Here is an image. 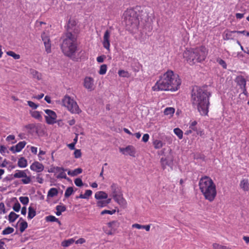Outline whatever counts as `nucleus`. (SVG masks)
I'll use <instances>...</instances> for the list:
<instances>
[{
    "label": "nucleus",
    "mask_w": 249,
    "mask_h": 249,
    "mask_svg": "<svg viewBox=\"0 0 249 249\" xmlns=\"http://www.w3.org/2000/svg\"><path fill=\"white\" fill-rule=\"evenodd\" d=\"M211 96V93L204 88L196 87L192 89L191 98L192 106L202 115H206L209 112Z\"/></svg>",
    "instance_id": "nucleus-1"
},
{
    "label": "nucleus",
    "mask_w": 249,
    "mask_h": 249,
    "mask_svg": "<svg viewBox=\"0 0 249 249\" xmlns=\"http://www.w3.org/2000/svg\"><path fill=\"white\" fill-rule=\"evenodd\" d=\"M181 84V80L178 75L172 71L168 70L160 77L155 85L152 87L154 91L177 90Z\"/></svg>",
    "instance_id": "nucleus-2"
},
{
    "label": "nucleus",
    "mask_w": 249,
    "mask_h": 249,
    "mask_svg": "<svg viewBox=\"0 0 249 249\" xmlns=\"http://www.w3.org/2000/svg\"><path fill=\"white\" fill-rule=\"evenodd\" d=\"M199 187L205 199L210 202L214 199L216 195V186L210 178L207 176L201 178Z\"/></svg>",
    "instance_id": "nucleus-3"
},
{
    "label": "nucleus",
    "mask_w": 249,
    "mask_h": 249,
    "mask_svg": "<svg viewBox=\"0 0 249 249\" xmlns=\"http://www.w3.org/2000/svg\"><path fill=\"white\" fill-rule=\"evenodd\" d=\"M77 49V36L75 34L68 32L61 45V49L65 55L71 56Z\"/></svg>",
    "instance_id": "nucleus-4"
},
{
    "label": "nucleus",
    "mask_w": 249,
    "mask_h": 249,
    "mask_svg": "<svg viewBox=\"0 0 249 249\" xmlns=\"http://www.w3.org/2000/svg\"><path fill=\"white\" fill-rule=\"evenodd\" d=\"M124 22L126 29L133 32L138 28L139 24L138 15L135 9H127L124 14Z\"/></svg>",
    "instance_id": "nucleus-5"
},
{
    "label": "nucleus",
    "mask_w": 249,
    "mask_h": 249,
    "mask_svg": "<svg viewBox=\"0 0 249 249\" xmlns=\"http://www.w3.org/2000/svg\"><path fill=\"white\" fill-rule=\"evenodd\" d=\"M62 103L63 106L72 113L78 114L81 112L76 102L69 96H64L62 99Z\"/></svg>",
    "instance_id": "nucleus-6"
},
{
    "label": "nucleus",
    "mask_w": 249,
    "mask_h": 249,
    "mask_svg": "<svg viewBox=\"0 0 249 249\" xmlns=\"http://www.w3.org/2000/svg\"><path fill=\"white\" fill-rule=\"evenodd\" d=\"M111 196L113 199L120 204H123L124 201L122 196L120 189L116 184H112L111 186Z\"/></svg>",
    "instance_id": "nucleus-7"
},
{
    "label": "nucleus",
    "mask_w": 249,
    "mask_h": 249,
    "mask_svg": "<svg viewBox=\"0 0 249 249\" xmlns=\"http://www.w3.org/2000/svg\"><path fill=\"white\" fill-rule=\"evenodd\" d=\"M183 55L187 62L191 65L197 62L194 49L187 50L184 52Z\"/></svg>",
    "instance_id": "nucleus-8"
},
{
    "label": "nucleus",
    "mask_w": 249,
    "mask_h": 249,
    "mask_svg": "<svg viewBox=\"0 0 249 249\" xmlns=\"http://www.w3.org/2000/svg\"><path fill=\"white\" fill-rule=\"evenodd\" d=\"M197 58L198 63H200L203 61L207 55L208 51L206 48L204 46H201L198 48L194 49Z\"/></svg>",
    "instance_id": "nucleus-9"
},
{
    "label": "nucleus",
    "mask_w": 249,
    "mask_h": 249,
    "mask_svg": "<svg viewBox=\"0 0 249 249\" xmlns=\"http://www.w3.org/2000/svg\"><path fill=\"white\" fill-rule=\"evenodd\" d=\"M83 86L89 91L94 90L96 87L94 79L89 76H86L84 79Z\"/></svg>",
    "instance_id": "nucleus-10"
},
{
    "label": "nucleus",
    "mask_w": 249,
    "mask_h": 249,
    "mask_svg": "<svg viewBox=\"0 0 249 249\" xmlns=\"http://www.w3.org/2000/svg\"><path fill=\"white\" fill-rule=\"evenodd\" d=\"M46 114L45 116L46 123L50 124H53L56 122L57 115L55 112L50 109H45L44 110Z\"/></svg>",
    "instance_id": "nucleus-11"
},
{
    "label": "nucleus",
    "mask_w": 249,
    "mask_h": 249,
    "mask_svg": "<svg viewBox=\"0 0 249 249\" xmlns=\"http://www.w3.org/2000/svg\"><path fill=\"white\" fill-rule=\"evenodd\" d=\"M42 40L43 41L46 52L48 53L51 52V43L50 42L49 33L43 32L41 35Z\"/></svg>",
    "instance_id": "nucleus-12"
},
{
    "label": "nucleus",
    "mask_w": 249,
    "mask_h": 249,
    "mask_svg": "<svg viewBox=\"0 0 249 249\" xmlns=\"http://www.w3.org/2000/svg\"><path fill=\"white\" fill-rule=\"evenodd\" d=\"M66 170L62 167H54L51 168L49 171V172L54 173L55 174L58 173V175L56 178H67V175L65 173Z\"/></svg>",
    "instance_id": "nucleus-13"
},
{
    "label": "nucleus",
    "mask_w": 249,
    "mask_h": 249,
    "mask_svg": "<svg viewBox=\"0 0 249 249\" xmlns=\"http://www.w3.org/2000/svg\"><path fill=\"white\" fill-rule=\"evenodd\" d=\"M120 151L125 155H129L132 157L135 156V148L132 145H128L125 148H120Z\"/></svg>",
    "instance_id": "nucleus-14"
},
{
    "label": "nucleus",
    "mask_w": 249,
    "mask_h": 249,
    "mask_svg": "<svg viewBox=\"0 0 249 249\" xmlns=\"http://www.w3.org/2000/svg\"><path fill=\"white\" fill-rule=\"evenodd\" d=\"M110 32L108 30H106L103 36V45L104 47L107 50H109L110 48Z\"/></svg>",
    "instance_id": "nucleus-15"
},
{
    "label": "nucleus",
    "mask_w": 249,
    "mask_h": 249,
    "mask_svg": "<svg viewBox=\"0 0 249 249\" xmlns=\"http://www.w3.org/2000/svg\"><path fill=\"white\" fill-rule=\"evenodd\" d=\"M30 168L31 170L38 173L42 172L44 170V166L42 163L38 161H35L31 165Z\"/></svg>",
    "instance_id": "nucleus-16"
},
{
    "label": "nucleus",
    "mask_w": 249,
    "mask_h": 249,
    "mask_svg": "<svg viewBox=\"0 0 249 249\" xmlns=\"http://www.w3.org/2000/svg\"><path fill=\"white\" fill-rule=\"evenodd\" d=\"M235 82L237 83L241 89H244L246 90V80L242 76H238L235 79Z\"/></svg>",
    "instance_id": "nucleus-17"
},
{
    "label": "nucleus",
    "mask_w": 249,
    "mask_h": 249,
    "mask_svg": "<svg viewBox=\"0 0 249 249\" xmlns=\"http://www.w3.org/2000/svg\"><path fill=\"white\" fill-rule=\"evenodd\" d=\"M240 186L244 191H249V180L248 179L244 178L242 179L240 182Z\"/></svg>",
    "instance_id": "nucleus-18"
},
{
    "label": "nucleus",
    "mask_w": 249,
    "mask_h": 249,
    "mask_svg": "<svg viewBox=\"0 0 249 249\" xmlns=\"http://www.w3.org/2000/svg\"><path fill=\"white\" fill-rule=\"evenodd\" d=\"M111 202V198H107L105 200L101 199L98 200L97 202V206L98 207L102 208L106 207Z\"/></svg>",
    "instance_id": "nucleus-19"
},
{
    "label": "nucleus",
    "mask_w": 249,
    "mask_h": 249,
    "mask_svg": "<svg viewBox=\"0 0 249 249\" xmlns=\"http://www.w3.org/2000/svg\"><path fill=\"white\" fill-rule=\"evenodd\" d=\"M107 195L103 191H98L95 194V198L97 200H101L107 198Z\"/></svg>",
    "instance_id": "nucleus-20"
},
{
    "label": "nucleus",
    "mask_w": 249,
    "mask_h": 249,
    "mask_svg": "<svg viewBox=\"0 0 249 249\" xmlns=\"http://www.w3.org/2000/svg\"><path fill=\"white\" fill-rule=\"evenodd\" d=\"M24 177H26V174L25 171L23 170H17L14 175V178H23Z\"/></svg>",
    "instance_id": "nucleus-21"
},
{
    "label": "nucleus",
    "mask_w": 249,
    "mask_h": 249,
    "mask_svg": "<svg viewBox=\"0 0 249 249\" xmlns=\"http://www.w3.org/2000/svg\"><path fill=\"white\" fill-rule=\"evenodd\" d=\"M82 172V169L80 168H78L72 171L69 170L68 172V174L70 176L74 177L81 174Z\"/></svg>",
    "instance_id": "nucleus-22"
},
{
    "label": "nucleus",
    "mask_w": 249,
    "mask_h": 249,
    "mask_svg": "<svg viewBox=\"0 0 249 249\" xmlns=\"http://www.w3.org/2000/svg\"><path fill=\"white\" fill-rule=\"evenodd\" d=\"M18 165L20 168H25L27 166V161L24 158L21 157L18 160Z\"/></svg>",
    "instance_id": "nucleus-23"
},
{
    "label": "nucleus",
    "mask_w": 249,
    "mask_h": 249,
    "mask_svg": "<svg viewBox=\"0 0 249 249\" xmlns=\"http://www.w3.org/2000/svg\"><path fill=\"white\" fill-rule=\"evenodd\" d=\"M19 215L16 214L14 212H11L8 215V220L10 223H12L18 217Z\"/></svg>",
    "instance_id": "nucleus-24"
},
{
    "label": "nucleus",
    "mask_w": 249,
    "mask_h": 249,
    "mask_svg": "<svg viewBox=\"0 0 249 249\" xmlns=\"http://www.w3.org/2000/svg\"><path fill=\"white\" fill-rule=\"evenodd\" d=\"M58 193V190L56 188H52L49 190L47 196L53 197V196H57Z\"/></svg>",
    "instance_id": "nucleus-25"
},
{
    "label": "nucleus",
    "mask_w": 249,
    "mask_h": 249,
    "mask_svg": "<svg viewBox=\"0 0 249 249\" xmlns=\"http://www.w3.org/2000/svg\"><path fill=\"white\" fill-rule=\"evenodd\" d=\"M30 73L34 78H36L37 80H40L41 79V74L36 70L31 69Z\"/></svg>",
    "instance_id": "nucleus-26"
},
{
    "label": "nucleus",
    "mask_w": 249,
    "mask_h": 249,
    "mask_svg": "<svg viewBox=\"0 0 249 249\" xmlns=\"http://www.w3.org/2000/svg\"><path fill=\"white\" fill-rule=\"evenodd\" d=\"M36 215V212L35 209L32 207H30L28 208V218L29 219H32L33 217H34Z\"/></svg>",
    "instance_id": "nucleus-27"
},
{
    "label": "nucleus",
    "mask_w": 249,
    "mask_h": 249,
    "mask_svg": "<svg viewBox=\"0 0 249 249\" xmlns=\"http://www.w3.org/2000/svg\"><path fill=\"white\" fill-rule=\"evenodd\" d=\"M26 144V142L25 141H22L19 142L17 144H16V148L17 150L16 151H17L18 152H20L25 146Z\"/></svg>",
    "instance_id": "nucleus-28"
},
{
    "label": "nucleus",
    "mask_w": 249,
    "mask_h": 249,
    "mask_svg": "<svg viewBox=\"0 0 249 249\" xmlns=\"http://www.w3.org/2000/svg\"><path fill=\"white\" fill-rule=\"evenodd\" d=\"M108 226L113 231H115L117 227L119 226V223L117 221H113L108 223Z\"/></svg>",
    "instance_id": "nucleus-29"
},
{
    "label": "nucleus",
    "mask_w": 249,
    "mask_h": 249,
    "mask_svg": "<svg viewBox=\"0 0 249 249\" xmlns=\"http://www.w3.org/2000/svg\"><path fill=\"white\" fill-rule=\"evenodd\" d=\"M74 242V240L73 238L69 239L63 241L62 242V246L64 247H68L71 246Z\"/></svg>",
    "instance_id": "nucleus-30"
},
{
    "label": "nucleus",
    "mask_w": 249,
    "mask_h": 249,
    "mask_svg": "<svg viewBox=\"0 0 249 249\" xmlns=\"http://www.w3.org/2000/svg\"><path fill=\"white\" fill-rule=\"evenodd\" d=\"M236 31H225L224 33V39L225 40H229L231 39H232V33H236Z\"/></svg>",
    "instance_id": "nucleus-31"
},
{
    "label": "nucleus",
    "mask_w": 249,
    "mask_h": 249,
    "mask_svg": "<svg viewBox=\"0 0 249 249\" xmlns=\"http://www.w3.org/2000/svg\"><path fill=\"white\" fill-rule=\"evenodd\" d=\"M153 145L156 149H160L163 146V143L161 141L156 140L153 142Z\"/></svg>",
    "instance_id": "nucleus-32"
},
{
    "label": "nucleus",
    "mask_w": 249,
    "mask_h": 249,
    "mask_svg": "<svg viewBox=\"0 0 249 249\" xmlns=\"http://www.w3.org/2000/svg\"><path fill=\"white\" fill-rule=\"evenodd\" d=\"M174 132L178 137L179 139L183 138V131L178 128H176L174 129Z\"/></svg>",
    "instance_id": "nucleus-33"
},
{
    "label": "nucleus",
    "mask_w": 249,
    "mask_h": 249,
    "mask_svg": "<svg viewBox=\"0 0 249 249\" xmlns=\"http://www.w3.org/2000/svg\"><path fill=\"white\" fill-rule=\"evenodd\" d=\"M31 115L34 118L40 120L42 119V117L40 113L38 111H34L31 112Z\"/></svg>",
    "instance_id": "nucleus-34"
},
{
    "label": "nucleus",
    "mask_w": 249,
    "mask_h": 249,
    "mask_svg": "<svg viewBox=\"0 0 249 249\" xmlns=\"http://www.w3.org/2000/svg\"><path fill=\"white\" fill-rule=\"evenodd\" d=\"M175 112V109L173 107H167L164 110V113L165 115H172Z\"/></svg>",
    "instance_id": "nucleus-35"
},
{
    "label": "nucleus",
    "mask_w": 249,
    "mask_h": 249,
    "mask_svg": "<svg viewBox=\"0 0 249 249\" xmlns=\"http://www.w3.org/2000/svg\"><path fill=\"white\" fill-rule=\"evenodd\" d=\"M14 231V229L13 228L8 227L5 228L2 232L3 235H6L12 233Z\"/></svg>",
    "instance_id": "nucleus-36"
},
{
    "label": "nucleus",
    "mask_w": 249,
    "mask_h": 249,
    "mask_svg": "<svg viewBox=\"0 0 249 249\" xmlns=\"http://www.w3.org/2000/svg\"><path fill=\"white\" fill-rule=\"evenodd\" d=\"M197 123L196 121H193L190 123L189 129H191L193 131H197L196 124Z\"/></svg>",
    "instance_id": "nucleus-37"
},
{
    "label": "nucleus",
    "mask_w": 249,
    "mask_h": 249,
    "mask_svg": "<svg viewBox=\"0 0 249 249\" xmlns=\"http://www.w3.org/2000/svg\"><path fill=\"white\" fill-rule=\"evenodd\" d=\"M19 227V231L21 232H23L28 227V224L26 221H23L20 223Z\"/></svg>",
    "instance_id": "nucleus-38"
},
{
    "label": "nucleus",
    "mask_w": 249,
    "mask_h": 249,
    "mask_svg": "<svg viewBox=\"0 0 249 249\" xmlns=\"http://www.w3.org/2000/svg\"><path fill=\"white\" fill-rule=\"evenodd\" d=\"M73 188L72 187H68L65 192V197L66 198H68L73 193Z\"/></svg>",
    "instance_id": "nucleus-39"
},
{
    "label": "nucleus",
    "mask_w": 249,
    "mask_h": 249,
    "mask_svg": "<svg viewBox=\"0 0 249 249\" xmlns=\"http://www.w3.org/2000/svg\"><path fill=\"white\" fill-rule=\"evenodd\" d=\"M107 71V66L105 64H103L100 66L99 73L101 75L105 74Z\"/></svg>",
    "instance_id": "nucleus-40"
},
{
    "label": "nucleus",
    "mask_w": 249,
    "mask_h": 249,
    "mask_svg": "<svg viewBox=\"0 0 249 249\" xmlns=\"http://www.w3.org/2000/svg\"><path fill=\"white\" fill-rule=\"evenodd\" d=\"M9 56L13 57L15 59H18L20 58V55L15 53L13 51H8L6 53Z\"/></svg>",
    "instance_id": "nucleus-41"
},
{
    "label": "nucleus",
    "mask_w": 249,
    "mask_h": 249,
    "mask_svg": "<svg viewBox=\"0 0 249 249\" xmlns=\"http://www.w3.org/2000/svg\"><path fill=\"white\" fill-rule=\"evenodd\" d=\"M19 199L23 205H27L29 201V198L27 196H20Z\"/></svg>",
    "instance_id": "nucleus-42"
},
{
    "label": "nucleus",
    "mask_w": 249,
    "mask_h": 249,
    "mask_svg": "<svg viewBox=\"0 0 249 249\" xmlns=\"http://www.w3.org/2000/svg\"><path fill=\"white\" fill-rule=\"evenodd\" d=\"M118 74L120 76L123 77H128L129 73L127 71L124 70H119L118 71Z\"/></svg>",
    "instance_id": "nucleus-43"
},
{
    "label": "nucleus",
    "mask_w": 249,
    "mask_h": 249,
    "mask_svg": "<svg viewBox=\"0 0 249 249\" xmlns=\"http://www.w3.org/2000/svg\"><path fill=\"white\" fill-rule=\"evenodd\" d=\"M46 220L48 222H56L58 221V218L53 215H49L46 217Z\"/></svg>",
    "instance_id": "nucleus-44"
},
{
    "label": "nucleus",
    "mask_w": 249,
    "mask_h": 249,
    "mask_svg": "<svg viewBox=\"0 0 249 249\" xmlns=\"http://www.w3.org/2000/svg\"><path fill=\"white\" fill-rule=\"evenodd\" d=\"M56 211H59L61 213L65 212L66 210V207L63 204L56 206Z\"/></svg>",
    "instance_id": "nucleus-45"
},
{
    "label": "nucleus",
    "mask_w": 249,
    "mask_h": 249,
    "mask_svg": "<svg viewBox=\"0 0 249 249\" xmlns=\"http://www.w3.org/2000/svg\"><path fill=\"white\" fill-rule=\"evenodd\" d=\"M23 178H22L21 181L23 184H29L31 181V178L29 176H27V175L26 177H24Z\"/></svg>",
    "instance_id": "nucleus-46"
},
{
    "label": "nucleus",
    "mask_w": 249,
    "mask_h": 249,
    "mask_svg": "<svg viewBox=\"0 0 249 249\" xmlns=\"http://www.w3.org/2000/svg\"><path fill=\"white\" fill-rule=\"evenodd\" d=\"M115 212H116L115 210H112L111 211L105 210H103V211H102V212L101 213V214L104 215L105 214H109L112 215L113 214H114L115 213Z\"/></svg>",
    "instance_id": "nucleus-47"
},
{
    "label": "nucleus",
    "mask_w": 249,
    "mask_h": 249,
    "mask_svg": "<svg viewBox=\"0 0 249 249\" xmlns=\"http://www.w3.org/2000/svg\"><path fill=\"white\" fill-rule=\"evenodd\" d=\"M20 205L18 202L15 203L13 207V210L16 212H18L20 209Z\"/></svg>",
    "instance_id": "nucleus-48"
},
{
    "label": "nucleus",
    "mask_w": 249,
    "mask_h": 249,
    "mask_svg": "<svg viewBox=\"0 0 249 249\" xmlns=\"http://www.w3.org/2000/svg\"><path fill=\"white\" fill-rule=\"evenodd\" d=\"M213 246L214 249H225L226 248L225 246H222L217 243H214Z\"/></svg>",
    "instance_id": "nucleus-49"
},
{
    "label": "nucleus",
    "mask_w": 249,
    "mask_h": 249,
    "mask_svg": "<svg viewBox=\"0 0 249 249\" xmlns=\"http://www.w3.org/2000/svg\"><path fill=\"white\" fill-rule=\"evenodd\" d=\"M27 104L28 105L33 109H36L38 107V105L31 101H27Z\"/></svg>",
    "instance_id": "nucleus-50"
},
{
    "label": "nucleus",
    "mask_w": 249,
    "mask_h": 249,
    "mask_svg": "<svg viewBox=\"0 0 249 249\" xmlns=\"http://www.w3.org/2000/svg\"><path fill=\"white\" fill-rule=\"evenodd\" d=\"M75 184L78 187H81L83 185V183L82 180L80 178H77L74 180Z\"/></svg>",
    "instance_id": "nucleus-51"
},
{
    "label": "nucleus",
    "mask_w": 249,
    "mask_h": 249,
    "mask_svg": "<svg viewBox=\"0 0 249 249\" xmlns=\"http://www.w3.org/2000/svg\"><path fill=\"white\" fill-rule=\"evenodd\" d=\"M217 62L223 68L226 69L227 68V64L225 61L221 59H218L217 60Z\"/></svg>",
    "instance_id": "nucleus-52"
},
{
    "label": "nucleus",
    "mask_w": 249,
    "mask_h": 249,
    "mask_svg": "<svg viewBox=\"0 0 249 249\" xmlns=\"http://www.w3.org/2000/svg\"><path fill=\"white\" fill-rule=\"evenodd\" d=\"M92 192L90 190H87L84 194L85 199H88L89 197L91 196Z\"/></svg>",
    "instance_id": "nucleus-53"
},
{
    "label": "nucleus",
    "mask_w": 249,
    "mask_h": 249,
    "mask_svg": "<svg viewBox=\"0 0 249 249\" xmlns=\"http://www.w3.org/2000/svg\"><path fill=\"white\" fill-rule=\"evenodd\" d=\"M74 157L75 158H79L81 157V152L80 150H79V149L75 150L74 152Z\"/></svg>",
    "instance_id": "nucleus-54"
},
{
    "label": "nucleus",
    "mask_w": 249,
    "mask_h": 249,
    "mask_svg": "<svg viewBox=\"0 0 249 249\" xmlns=\"http://www.w3.org/2000/svg\"><path fill=\"white\" fill-rule=\"evenodd\" d=\"M0 212L3 213H5L6 211L5 209V206L3 203L1 202L0 203Z\"/></svg>",
    "instance_id": "nucleus-55"
},
{
    "label": "nucleus",
    "mask_w": 249,
    "mask_h": 249,
    "mask_svg": "<svg viewBox=\"0 0 249 249\" xmlns=\"http://www.w3.org/2000/svg\"><path fill=\"white\" fill-rule=\"evenodd\" d=\"M149 139V135L148 134H144L142 138V141L144 142H146L148 141Z\"/></svg>",
    "instance_id": "nucleus-56"
},
{
    "label": "nucleus",
    "mask_w": 249,
    "mask_h": 249,
    "mask_svg": "<svg viewBox=\"0 0 249 249\" xmlns=\"http://www.w3.org/2000/svg\"><path fill=\"white\" fill-rule=\"evenodd\" d=\"M86 242V240L83 238H80L75 241L76 244H82Z\"/></svg>",
    "instance_id": "nucleus-57"
},
{
    "label": "nucleus",
    "mask_w": 249,
    "mask_h": 249,
    "mask_svg": "<svg viewBox=\"0 0 249 249\" xmlns=\"http://www.w3.org/2000/svg\"><path fill=\"white\" fill-rule=\"evenodd\" d=\"M160 161L163 169L165 168V166L167 164V161L165 159L162 158L160 160Z\"/></svg>",
    "instance_id": "nucleus-58"
},
{
    "label": "nucleus",
    "mask_w": 249,
    "mask_h": 249,
    "mask_svg": "<svg viewBox=\"0 0 249 249\" xmlns=\"http://www.w3.org/2000/svg\"><path fill=\"white\" fill-rule=\"evenodd\" d=\"M15 137L14 135H10L7 137L6 140L8 142H10L11 141L15 140Z\"/></svg>",
    "instance_id": "nucleus-59"
},
{
    "label": "nucleus",
    "mask_w": 249,
    "mask_h": 249,
    "mask_svg": "<svg viewBox=\"0 0 249 249\" xmlns=\"http://www.w3.org/2000/svg\"><path fill=\"white\" fill-rule=\"evenodd\" d=\"M36 179L37 181L39 183L41 184L43 182V178L42 177H40V175L39 174L37 175Z\"/></svg>",
    "instance_id": "nucleus-60"
},
{
    "label": "nucleus",
    "mask_w": 249,
    "mask_h": 249,
    "mask_svg": "<svg viewBox=\"0 0 249 249\" xmlns=\"http://www.w3.org/2000/svg\"><path fill=\"white\" fill-rule=\"evenodd\" d=\"M132 227L133 228H137L138 229H142V226L143 225H141L140 224H134L132 225Z\"/></svg>",
    "instance_id": "nucleus-61"
},
{
    "label": "nucleus",
    "mask_w": 249,
    "mask_h": 249,
    "mask_svg": "<svg viewBox=\"0 0 249 249\" xmlns=\"http://www.w3.org/2000/svg\"><path fill=\"white\" fill-rule=\"evenodd\" d=\"M195 131L196 132L197 135H200L201 136L204 135V132L203 130L197 129V131Z\"/></svg>",
    "instance_id": "nucleus-62"
},
{
    "label": "nucleus",
    "mask_w": 249,
    "mask_h": 249,
    "mask_svg": "<svg viewBox=\"0 0 249 249\" xmlns=\"http://www.w3.org/2000/svg\"><path fill=\"white\" fill-rule=\"evenodd\" d=\"M6 150V148L4 145H1L0 146V153L1 154H3V153H5Z\"/></svg>",
    "instance_id": "nucleus-63"
},
{
    "label": "nucleus",
    "mask_w": 249,
    "mask_h": 249,
    "mask_svg": "<svg viewBox=\"0 0 249 249\" xmlns=\"http://www.w3.org/2000/svg\"><path fill=\"white\" fill-rule=\"evenodd\" d=\"M31 151L34 154H36L37 152V148L36 147L32 146L31 148Z\"/></svg>",
    "instance_id": "nucleus-64"
}]
</instances>
